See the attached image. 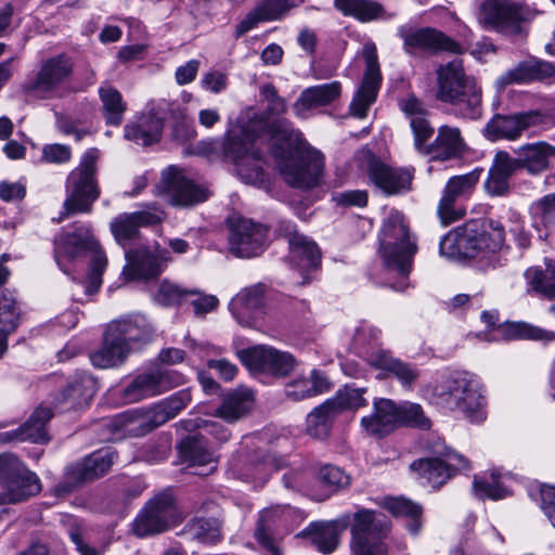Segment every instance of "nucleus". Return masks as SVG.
I'll return each mask as SVG.
<instances>
[{
  "label": "nucleus",
  "mask_w": 555,
  "mask_h": 555,
  "mask_svg": "<svg viewBox=\"0 0 555 555\" xmlns=\"http://www.w3.org/2000/svg\"><path fill=\"white\" fill-rule=\"evenodd\" d=\"M246 130L258 135L270 134L274 141L272 155L288 185L309 190L319 184L324 167L323 156L309 146L292 121L280 117L271 120L267 114H258L247 121Z\"/></svg>",
  "instance_id": "1"
},
{
  "label": "nucleus",
  "mask_w": 555,
  "mask_h": 555,
  "mask_svg": "<svg viewBox=\"0 0 555 555\" xmlns=\"http://www.w3.org/2000/svg\"><path fill=\"white\" fill-rule=\"evenodd\" d=\"M339 526H350L352 555H388L386 539L391 524L378 511L361 507L352 516L346 514L337 520L313 522L306 529V533L319 552L331 554L338 546Z\"/></svg>",
  "instance_id": "2"
},
{
  "label": "nucleus",
  "mask_w": 555,
  "mask_h": 555,
  "mask_svg": "<svg viewBox=\"0 0 555 555\" xmlns=\"http://www.w3.org/2000/svg\"><path fill=\"white\" fill-rule=\"evenodd\" d=\"M505 229L500 221H469L448 232L439 244L440 254L450 259H474L475 267L487 273L501 268L506 259L500 254Z\"/></svg>",
  "instance_id": "3"
},
{
  "label": "nucleus",
  "mask_w": 555,
  "mask_h": 555,
  "mask_svg": "<svg viewBox=\"0 0 555 555\" xmlns=\"http://www.w3.org/2000/svg\"><path fill=\"white\" fill-rule=\"evenodd\" d=\"M437 100L447 103L461 118L482 116V92L474 77L465 74L462 61L453 60L437 69Z\"/></svg>",
  "instance_id": "4"
},
{
  "label": "nucleus",
  "mask_w": 555,
  "mask_h": 555,
  "mask_svg": "<svg viewBox=\"0 0 555 555\" xmlns=\"http://www.w3.org/2000/svg\"><path fill=\"white\" fill-rule=\"evenodd\" d=\"M99 151L89 149L80 159L79 165L73 169L66 180V198L63 203V210L60 212L57 222L65 218L88 214L93 203L100 196V188L96 180V162Z\"/></svg>",
  "instance_id": "5"
},
{
  "label": "nucleus",
  "mask_w": 555,
  "mask_h": 555,
  "mask_svg": "<svg viewBox=\"0 0 555 555\" xmlns=\"http://www.w3.org/2000/svg\"><path fill=\"white\" fill-rule=\"evenodd\" d=\"M436 391L450 410L462 413L470 423L486 420V398L480 382L473 374L457 372L449 376Z\"/></svg>",
  "instance_id": "6"
},
{
  "label": "nucleus",
  "mask_w": 555,
  "mask_h": 555,
  "mask_svg": "<svg viewBox=\"0 0 555 555\" xmlns=\"http://www.w3.org/2000/svg\"><path fill=\"white\" fill-rule=\"evenodd\" d=\"M379 244L385 267L402 276H408L412 270L417 245L410 234L402 214L391 212L384 220Z\"/></svg>",
  "instance_id": "7"
},
{
  "label": "nucleus",
  "mask_w": 555,
  "mask_h": 555,
  "mask_svg": "<svg viewBox=\"0 0 555 555\" xmlns=\"http://www.w3.org/2000/svg\"><path fill=\"white\" fill-rule=\"evenodd\" d=\"M74 73V62L66 53H60L42 60L37 69L22 83V92L37 100L61 98Z\"/></svg>",
  "instance_id": "8"
},
{
  "label": "nucleus",
  "mask_w": 555,
  "mask_h": 555,
  "mask_svg": "<svg viewBox=\"0 0 555 555\" xmlns=\"http://www.w3.org/2000/svg\"><path fill=\"white\" fill-rule=\"evenodd\" d=\"M247 122L238 132H229L222 142L224 157L236 166L242 180L246 183L263 181V152L255 146V139L259 137L253 130H246Z\"/></svg>",
  "instance_id": "9"
},
{
  "label": "nucleus",
  "mask_w": 555,
  "mask_h": 555,
  "mask_svg": "<svg viewBox=\"0 0 555 555\" xmlns=\"http://www.w3.org/2000/svg\"><path fill=\"white\" fill-rule=\"evenodd\" d=\"M539 14V10L524 1L483 0L481 4L485 26L511 37L526 35V26Z\"/></svg>",
  "instance_id": "10"
},
{
  "label": "nucleus",
  "mask_w": 555,
  "mask_h": 555,
  "mask_svg": "<svg viewBox=\"0 0 555 555\" xmlns=\"http://www.w3.org/2000/svg\"><path fill=\"white\" fill-rule=\"evenodd\" d=\"M0 505L24 502L41 491L39 477L11 453L0 454Z\"/></svg>",
  "instance_id": "11"
},
{
  "label": "nucleus",
  "mask_w": 555,
  "mask_h": 555,
  "mask_svg": "<svg viewBox=\"0 0 555 555\" xmlns=\"http://www.w3.org/2000/svg\"><path fill=\"white\" fill-rule=\"evenodd\" d=\"M397 36L402 40V49L409 56L464 52V48L457 41L430 26L416 27L404 24L398 27Z\"/></svg>",
  "instance_id": "12"
},
{
  "label": "nucleus",
  "mask_w": 555,
  "mask_h": 555,
  "mask_svg": "<svg viewBox=\"0 0 555 555\" xmlns=\"http://www.w3.org/2000/svg\"><path fill=\"white\" fill-rule=\"evenodd\" d=\"M171 417L160 402L153 405L143 416L134 417L129 413H121L105 417L99 423L101 440L117 441L128 434L145 435L164 425Z\"/></svg>",
  "instance_id": "13"
},
{
  "label": "nucleus",
  "mask_w": 555,
  "mask_h": 555,
  "mask_svg": "<svg viewBox=\"0 0 555 555\" xmlns=\"http://www.w3.org/2000/svg\"><path fill=\"white\" fill-rule=\"evenodd\" d=\"M178 521L175 498L169 492L155 495L137 516L133 532L146 537L167 531Z\"/></svg>",
  "instance_id": "14"
},
{
  "label": "nucleus",
  "mask_w": 555,
  "mask_h": 555,
  "mask_svg": "<svg viewBox=\"0 0 555 555\" xmlns=\"http://www.w3.org/2000/svg\"><path fill=\"white\" fill-rule=\"evenodd\" d=\"M481 172L482 169L476 168L468 173L453 176L448 180L437 209L444 225L459 221L465 216L466 209L461 202L473 193Z\"/></svg>",
  "instance_id": "15"
},
{
  "label": "nucleus",
  "mask_w": 555,
  "mask_h": 555,
  "mask_svg": "<svg viewBox=\"0 0 555 555\" xmlns=\"http://www.w3.org/2000/svg\"><path fill=\"white\" fill-rule=\"evenodd\" d=\"M228 224L229 245L233 255L251 258L263 253L268 241V229L264 225L244 217H231Z\"/></svg>",
  "instance_id": "16"
},
{
  "label": "nucleus",
  "mask_w": 555,
  "mask_h": 555,
  "mask_svg": "<svg viewBox=\"0 0 555 555\" xmlns=\"http://www.w3.org/2000/svg\"><path fill=\"white\" fill-rule=\"evenodd\" d=\"M118 457L113 448H103L92 452L66 468V479L59 485V491L70 492L74 488L99 479L106 475Z\"/></svg>",
  "instance_id": "17"
},
{
  "label": "nucleus",
  "mask_w": 555,
  "mask_h": 555,
  "mask_svg": "<svg viewBox=\"0 0 555 555\" xmlns=\"http://www.w3.org/2000/svg\"><path fill=\"white\" fill-rule=\"evenodd\" d=\"M182 383V375L173 370L157 367L137 375L127 386L120 389V398L125 404L160 395Z\"/></svg>",
  "instance_id": "18"
},
{
  "label": "nucleus",
  "mask_w": 555,
  "mask_h": 555,
  "mask_svg": "<svg viewBox=\"0 0 555 555\" xmlns=\"http://www.w3.org/2000/svg\"><path fill=\"white\" fill-rule=\"evenodd\" d=\"M547 115L539 109L514 114H495L486 124L483 135L490 141L518 140L524 131L543 125Z\"/></svg>",
  "instance_id": "19"
},
{
  "label": "nucleus",
  "mask_w": 555,
  "mask_h": 555,
  "mask_svg": "<svg viewBox=\"0 0 555 555\" xmlns=\"http://www.w3.org/2000/svg\"><path fill=\"white\" fill-rule=\"evenodd\" d=\"M162 193L176 207L190 208L208 199L207 188L184 176L176 166L168 167L162 175Z\"/></svg>",
  "instance_id": "20"
},
{
  "label": "nucleus",
  "mask_w": 555,
  "mask_h": 555,
  "mask_svg": "<svg viewBox=\"0 0 555 555\" xmlns=\"http://www.w3.org/2000/svg\"><path fill=\"white\" fill-rule=\"evenodd\" d=\"M96 242L87 225L73 227L59 233L54 238V259L59 268L69 274V263L87 257L96 247Z\"/></svg>",
  "instance_id": "21"
},
{
  "label": "nucleus",
  "mask_w": 555,
  "mask_h": 555,
  "mask_svg": "<svg viewBox=\"0 0 555 555\" xmlns=\"http://www.w3.org/2000/svg\"><path fill=\"white\" fill-rule=\"evenodd\" d=\"M240 361L251 372L286 376L295 367L296 360L289 352L258 345L237 351Z\"/></svg>",
  "instance_id": "22"
},
{
  "label": "nucleus",
  "mask_w": 555,
  "mask_h": 555,
  "mask_svg": "<svg viewBox=\"0 0 555 555\" xmlns=\"http://www.w3.org/2000/svg\"><path fill=\"white\" fill-rule=\"evenodd\" d=\"M362 55L365 60L366 68L361 86L350 103V111L358 118H364L367 115L370 106L376 100L382 82L375 44L373 42L366 43L363 47Z\"/></svg>",
  "instance_id": "23"
},
{
  "label": "nucleus",
  "mask_w": 555,
  "mask_h": 555,
  "mask_svg": "<svg viewBox=\"0 0 555 555\" xmlns=\"http://www.w3.org/2000/svg\"><path fill=\"white\" fill-rule=\"evenodd\" d=\"M127 264L122 273L129 279H151L159 275L170 261V253L166 248L156 247L129 249L125 251Z\"/></svg>",
  "instance_id": "24"
},
{
  "label": "nucleus",
  "mask_w": 555,
  "mask_h": 555,
  "mask_svg": "<svg viewBox=\"0 0 555 555\" xmlns=\"http://www.w3.org/2000/svg\"><path fill=\"white\" fill-rule=\"evenodd\" d=\"M370 181L385 195H397L410 191L414 177L413 168H392L373 159L369 163Z\"/></svg>",
  "instance_id": "25"
},
{
  "label": "nucleus",
  "mask_w": 555,
  "mask_h": 555,
  "mask_svg": "<svg viewBox=\"0 0 555 555\" xmlns=\"http://www.w3.org/2000/svg\"><path fill=\"white\" fill-rule=\"evenodd\" d=\"M52 417L53 412L50 408L39 405L23 425L12 430L0 431V443H47V425Z\"/></svg>",
  "instance_id": "26"
},
{
  "label": "nucleus",
  "mask_w": 555,
  "mask_h": 555,
  "mask_svg": "<svg viewBox=\"0 0 555 555\" xmlns=\"http://www.w3.org/2000/svg\"><path fill=\"white\" fill-rule=\"evenodd\" d=\"M513 163L518 170L537 177L551 169L555 160V145L546 141L525 143L515 150Z\"/></svg>",
  "instance_id": "27"
},
{
  "label": "nucleus",
  "mask_w": 555,
  "mask_h": 555,
  "mask_svg": "<svg viewBox=\"0 0 555 555\" xmlns=\"http://www.w3.org/2000/svg\"><path fill=\"white\" fill-rule=\"evenodd\" d=\"M162 220V212L156 209L122 212L112 220L111 231L116 242L126 248L130 241L139 237L141 228L159 224Z\"/></svg>",
  "instance_id": "28"
},
{
  "label": "nucleus",
  "mask_w": 555,
  "mask_h": 555,
  "mask_svg": "<svg viewBox=\"0 0 555 555\" xmlns=\"http://www.w3.org/2000/svg\"><path fill=\"white\" fill-rule=\"evenodd\" d=\"M304 2L305 0H261L236 25L235 37H242L254 29L259 23L284 18L291 10L299 7Z\"/></svg>",
  "instance_id": "29"
},
{
  "label": "nucleus",
  "mask_w": 555,
  "mask_h": 555,
  "mask_svg": "<svg viewBox=\"0 0 555 555\" xmlns=\"http://www.w3.org/2000/svg\"><path fill=\"white\" fill-rule=\"evenodd\" d=\"M264 291V285L259 283L242 289L232 298L229 309L241 325L251 326L262 313Z\"/></svg>",
  "instance_id": "30"
},
{
  "label": "nucleus",
  "mask_w": 555,
  "mask_h": 555,
  "mask_svg": "<svg viewBox=\"0 0 555 555\" xmlns=\"http://www.w3.org/2000/svg\"><path fill=\"white\" fill-rule=\"evenodd\" d=\"M109 325L131 352L151 343L155 335L153 326L143 314H130L112 321Z\"/></svg>",
  "instance_id": "31"
},
{
  "label": "nucleus",
  "mask_w": 555,
  "mask_h": 555,
  "mask_svg": "<svg viewBox=\"0 0 555 555\" xmlns=\"http://www.w3.org/2000/svg\"><path fill=\"white\" fill-rule=\"evenodd\" d=\"M94 395V379L87 374H77L55 396L54 404L63 411L77 410L88 405Z\"/></svg>",
  "instance_id": "32"
},
{
  "label": "nucleus",
  "mask_w": 555,
  "mask_h": 555,
  "mask_svg": "<svg viewBox=\"0 0 555 555\" xmlns=\"http://www.w3.org/2000/svg\"><path fill=\"white\" fill-rule=\"evenodd\" d=\"M399 414L397 404L390 399H376L373 403V412L361 420L363 429L370 435L383 438L399 427Z\"/></svg>",
  "instance_id": "33"
},
{
  "label": "nucleus",
  "mask_w": 555,
  "mask_h": 555,
  "mask_svg": "<svg viewBox=\"0 0 555 555\" xmlns=\"http://www.w3.org/2000/svg\"><path fill=\"white\" fill-rule=\"evenodd\" d=\"M288 261L298 269L302 280L300 285L309 282V273L317 270L321 263V253L318 245L307 236H293L288 245Z\"/></svg>",
  "instance_id": "34"
},
{
  "label": "nucleus",
  "mask_w": 555,
  "mask_h": 555,
  "mask_svg": "<svg viewBox=\"0 0 555 555\" xmlns=\"http://www.w3.org/2000/svg\"><path fill=\"white\" fill-rule=\"evenodd\" d=\"M178 448L183 462L188 463L190 467L201 468L193 474L206 476L216 470L214 454L203 435L188 436L179 443Z\"/></svg>",
  "instance_id": "35"
},
{
  "label": "nucleus",
  "mask_w": 555,
  "mask_h": 555,
  "mask_svg": "<svg viewBox=\"0 0 555 555\" xmlns=\"http://www.w3.org/2000/svg\"><path fill=\"white\" fill-rule=\"evenodd\" d=\"M130 352L131 350L127 347L125 340L108 324L103 334L101 347L91 353L90 359L94 366L108 369L122 364Z\"/></svg>",
  "instance_id": "36"
},
{
  "label": "nucleus",
  "mask_w": 555,
  "mask_h": 555,
  "mask_svg": "<svg viewBox=\"0 0 555 555\" xmlns=\"http://www.w3.org/2000/svg\"><path fill=\"white\" fill-rule=\"evenodd\" d=\"M517 169L513 157L506 151L495 153L485 182L486 192L491 196H506L511 192L509 180Z\"/></svg>",
  "instance_id": "37"
},
{
  "label": "nucleus",
  "mask_w": 555,
  "mask_h": 555,
  "mask_svg": "<svg viewBox=\"0 0 555 555\" xmlns=\"http://www.w3.org/2000/svg\"><path fill=\"white\" fill-rule=\"evenodd\" d=\"M372 366L393 376L404 389H413L421 377L416 364L395 358L390 351L374 356Z\"/></svg>",
  "instance_id": "38"
},
{
  "label": "nucleus",
  "mask_w": 555,
  "mask_h": 555,
  "mask_svg": "<svg viewBox=\"0 0 555 555\" xmlns=\"http://www.w3.org/2000/svg\"><path fill=\"white\" fill-rule=\"evenodd\" d=\"M341 94V83L332 81L306 88L294 104V109L298 116L305 112L327 106L339 99Z\"/></svg>",
  "instance_id": "39"
},
{
  "label": "nucleus",
  "mask_w": 555,
  "mask_h": 555,
  "mask_svg": "<svg viewBox=\"0 0 555 555\" xmlns=\"http://www.w3.org/2000/svg\"><path fill=\"white\" fill-rule=\"evenodd\" d=\"M554 74L555 67L551 63L534 59L527 60L500 76L498 83L501 87H506L512 83H528L543 80Z\"/></svg>",
  "instance_id": "40"
},
{
  "label": "nucleus",
  "mask_w": 555,
  "mask_h": 555,
  "mask_svg": "<svg viewBox=\"0 0 555 555\" xmlns=\"http://www.w3.org/2000/svg\"><path fill=\"white\" fill-rule=\"evenodd\" d=\"M464 145L460 129L444 125L438 129L437 137L428 144L425 155L433 159L449 160L460 157Z\"/></svg>",
  "instance_id": "41"
},
{
  "label": "nucleus",
  "mask_w": 555,
  "mask_h": 555,
  "mask_svg": "<svg viewBox=\"0 0 555 555\" xmlns=\"http://www.w3.org/2000/svg\"><path fill=\"white\" fill-rule=\"evenodd\" d=\"M456 462L442 459H420L414 461L410 467L424 478L433 489H439L457 472H466L454 467Z\"/></svg>",
  "instance_id": "42"
},
{
  "label": "nucleus",
  "mask_w": 555,
  "mask_h": 555,
  "mask_svg": "<svg viewBox=\"0 0 555 555\" xmlns=\"http://www.w3.org/2000/svg\"><path fill=\"white\" fill-rule=\"evenodd\" d=\"M529 291L547 299H555V264L552 259H545L543 264L528 268L524 273Z\"/></svg>",
  "instance_id": "43"
},
{
  "label": "nucleus",
  "mask_w": 555,
  "mask_h": 555,
  "mask_svg": "<svg viewBox=\"0 0 555 555\" xmlns=\"http://www.w3.org/2000/svg\"><path fill=\"white\" fill-rule=\"evenodd\" d=\"M164 129V120L156 115H143L139 120L125 127V138L144 146L160 141Z\"/></svg>",
  "instance_id": "44"
},
{
  "label": "nucleus",
  "mask_w": 555,
  "mask_h": 555,
  "mask_svg": "<svg viewBox=\"0 0 555 555\" xmlns=\"http://www.w3.org/2000/svg\"><path fill=\"white\" fill-rule=\"evenodd\" d=\"M380 331L365 321L360 322L352 337L351 346L357 354L372 366V358L389 350L380 349Z\"/></svg>",
  "instance_id": "45"
},
{
  "label": "nucleus",
  "mask_w": 555,
  "mask_h": 555,
  "mask_svg": "<svg viewBox=\"0 0 555 555\" xmlns=\"http://www.w3.org/2000/svg\"><path fill=\"white\" fill-rule=\"evenodd\" d=\"M254 396L249 389H237L228 393L219 408L216 410V416L228 423H235L244 417L253 408Z\"/></svg>",
  "instance_id": "46"
},
{
  "label": "nucleus",
  "mask_w": 555,
  "mask_h": 555,
  "mask_svg": "<svg viewBox=\"0 0 555 555\" xmlns=\"http://www.w3.org/2000/svg\"><path fill=\"white\" fill-rule=\"evenodd\" d=\"M335 8L344 15H350L361 22L376 18L390 20L395 13H386L384 7L372 0H335Z\"/></svg>",
  "instance_id": "47"
},
{
  "label": "nucleus",
  "mask_w": 555,
  "mask_h": 555,
  "mask_svg": "<svg viewBox=\"0 0 555 555\" xmlns=\"http://www.w3.org/2000/svg\"><path fill=\"white\" fill-rule=\"evenodd\" d=\"M335 401L327 399L307 416V433L318 439L328 437L333 423L340 414Z\"/></svg>",
  "instance_id": "48"
},
{
  "label": "nucleus",
  "mask_w": 555,
  "mask_h": 555,
  "mask_svg": "<svg viewBox=\"0 0 555 555\" xmlns=\"http://www.w3.org/2000/svg\"><path fill=\"white\" fill-rule=\"evenodd\" d=\"M386 507L396 517L404 519L409 532L416 535L422 528V506L405 498L389 499Z\"/></svg>",
  "instance_id": "49"
},
{
  "label": "nucleus",
  "mask_w": 555,
  "mask_h": 555,
  "mask_svg": "<svg viewBox=\"0 0 555 555\" xmlns=\"http://www.w3.org/2000/svg\"><path fill=\"white\" fill-rule=\"evenodd\" d=\"M99 95L103 105L105 122L108 126L118 127L124 120L127 103L121 93L114 87L105 85L100 87Z\"/></svg>",
  "instance_id": "50"
},
{
  "label": "nucleus",
  "mask_w": 555,
  "mask_h": 555,
  "mask_svg": "<svg viewBox=\"0 0 555 555\" xmlns=\"http://www.w3.org/2000/svg\"><path fill=\"white\" fill-rule=\"evenodd\" d=\"M184 533L203 544H215L222 538L221 524L216 518L194 517L185 525Z\"/></svg>",
  "instance_id": "51"
},
{
  "label": "nucleus",
  "mask_w": 555,
  "mask_h": 555,
  "mask_svg": "<svg viewBox=\"0 0 555 555\" xmlns=\"http://www.w3.org/2000/svg\"><path fill=\"white\" fill-rule=\"evenodd\" d=\"M506 335L515 339H530L542 343L555 341V331L545 330L527 322L507 324Z\"/></svg>",
  "instance_id": "52"
},
{
  "label": "nucleus",
  "mask_w": 555,
  "mask_h": 555,
  "mask_svg": "<svg viewBox=\"0 0 555 555\" xmlns=\"http://www.w3.org/2000/svg\"><path fill=\"white\" fill-rule=\"evenodd\" d=\"M189 294H196V288H184L176 283L164 280L160 282L154 299L164 307H173L186 301Z\"/></svg>",
  "instance_id": "53"
},
{
  "label": "nucleus",
  "mask_w": 555,
  "mask_h": 555,
  "mask_svg": "<svg viewBox=\"0 0 555 555\" xmlns=\"http://www.w3.org/2000/svg\"><path fill=\"white\" fill-rule=\"evenodd\" d=\"M91 255L88 274V285L86 286V293L92 295L96 293L102 284V274L107 266V258L105 253L102 250L99 242L94 250H90Z\"/></svg>",
  "instance_id": "54"
},
{
  "label": "nucleus",
  "mask_w": 555,
  "mask_h": 555,
  "mask_svg": "<svg viewBox=\"0 0 555 555\" xmlns=\"http://www.w3.org/2000/svg\"><path fill=\"white\" fill-rule=\"evenodd\" d=\"M399 426H409L420 429H429L431 422L425 416L422 406L417 403L404 402L397 405Z\"/></svg>",
  "instance_id": "55"
},
{
  "label": "nucleus",
  "mask_w": 555,
  "mask_h": 555,
  "mask_svg": "<svg viewBox=\"0 0 555 555\" xmlns=\"http://www.w3.org/2000/svg\"><path fill=\"white\" fill-rule=\"evenodd\" d=\"M319 480L331 493H336L348 488L351 483L350 476L340 467L324 465L319 469Z\"/></svg>",
  "instance_id": "56"
},
{
  "label": "nucleus",
  "mask_w": 555,
  "mask_h": 555,
  "mask_svg": "<svg viewBox=\"0 0 555 555\" xmlns=\"http://www.w3.org/2000/svg\"><path fill=\"white\" fill-rule=\"evenodd\" d=\"M426 449L433 454L431 459H442L444 461L456 462L454 467L460 469H470L468 459L452 450L446 444L444 440L439 437L427 440Z\"/></svg>",
  "instance_id": "57"
},
{
  "label": "nucleus",
  "mask_w": 555,
  "mask_h": 555,
  "mask_svg": "<svg viewBox=\"0 0 555 555\" xmlns=\"http://www.w3.org/2000/svg\"><path fill=\"white\" fill-rule=\"evenodd\" d=\"M18 320L20 311L12 293L8 289H0V324L9 332H14Z\"/></svg>",
  "instance_id": "58"
},
{
  "label": "nucleus",
  "mask_w": 555,
  "mask_h": 555,
  "mask_svg": "<svg viewBox=\"0 0 555 555\" xmlns=\"http://www.w3.org/2000/svg\"><path fill=\"white\" fill-rule=\"evenodd\" d=\"M533 218L545 228L555 227V193L544 195L535 201L530 208Z\"/></svg>",
  "instance_id": "59"
},
{
  "label": "nucleus",
  "mask_w": 555,
  "mask_h": 555,
  "mask_svg": "<svg viewBox=\"0 0 555 555\" xmlns=\"http://www.w3.org/2000/svg\"><path fill=\"white\" fill-rule=\"evenodd\" d=\"M363 389L346 387L331 400L335 401L338 412L343 413L347 409H358L367 404L363 398Z\"/></svg>",
  "instance_id": "60"
},
{
  "label": "nucleus",
  "mask_w": 555,
  "mask_h": 555,
  "mask_svg": "<svg viewBox=\"0 0 555 555\" xmlns=\"http://www.w3.org/2000/svg\"><path fill=\"white\" fill-rule=\"evenodd\" d=\"M410 127L414 135L415 149L418 152L426 154V149L428 146L427 141L434 134V128L430 126L426 115L412 118Z\"/></svg>",
  "instance_id": "61"
},
{
  "label": "nucleus",
  "mask_w": 555,
  "mask_h": 555,
  "mask_svg": "<svg viewBox=\"0 0 555 555\" xmlns=\"http://www.w3.org/2000/svg\"><path fill=\"white\" fill-rule=\"evenodd\" d=\"M260 94L268 102L267 111L262 114L283 115L287 111L286 101L278 93L276 88L272 83H267L261 87Z\"/></svg>",
  "instance_id": "62"
},
{
  "label": "nucleus",
  "mask_w": 555,
  "mask_h": 555,
  "mask_svg": "<svg viewBox=\"0 0 555 555\" xmlns=\"http://www.w3.org/2000/svg\"><path fill=\"white\" fill-rule=\"evenodd\" d=\"M333 202L340 207H360L363 208L367 205L369 195L364 190H348L334 193Z\"/></svg>",
  "instance_id": "63"
},
{
  "label": "nucleus",
  "mask_w": 555,
  "mask_h": 555,
  "mask_svg": "<svg viewBox=\"0 0 555 555\" xmlns=\"http://www.w3.org/2000/svg\"><path fill=\"white\" fill-rule=\"evenodd\" d=\"M192 401L190 389H181L160 401L171 418L176 417Z\"/></svg>",
  "instance_id": "64"
}]
</instances>
